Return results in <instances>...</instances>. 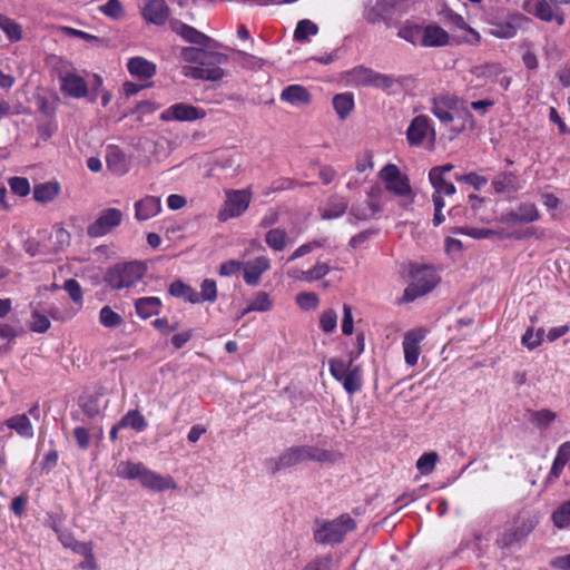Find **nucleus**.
Instances as JSON below:
<instances>
[{
  "label": "nucleus",
  "instance_id": "obj_31",
  "mask_svg": "<svg viewBox=\"0 0 570 570\" xmlns=\"http://www.w3.org/2000/svg\"><path fill=\"white\" fill-rule=\"evenodd\" d=\"M60 193V186L57 181H48L36 185L33 188V198L36 202L47 204L52 202Z\"/></svg>",
  "mask_w": 570,
  "mask_h": 570
},
{
  "label": "nucleus",
  "instance_id": "obj_48",
  "mask_svg": "<svg viewBox=\"0 0 570 570\" xmlns=\"http://www.w3.org/2000/svg\"><path fill=\"white\" fill-rule=\"evenodd\" d=\"M8 185L11 189V191L19 196V197H26L30 194L31 186L29 180L26 177H10L8 179Z\"/></svg>",
  "mask_w": 570,
  "mask_h": 570
},
{
  "label": "nucleus",
  "instance_id": "obj_32",
  "mask_svg": "<svg viewBox=\"0 0 570 570\" xmlns=\"http://www.w3.org/2000/svg\"><path fill=\"white\" fill-rule=\"evenodd\" d=\"M169 293L175 297L183 298L193 304L200 302L196 289L180 281H176L170 284Z\"/></svg>",
  "mask_w": 570,
  "mask_h": 570
},
{
  "label": "nucleus",
  "instance_id": "obj_29",
  "mask_svg": "<svg viewBox=\"0 0 570 570\" xmlns=\"http://www.w3.org/2000/svg\"><path fill=\"white\" fill-rule=\"evenodd\" d=\"M128 71L138 78L148 79L156 72V66L141 57H134L127 63Z\"/></svg>",
  "mask_w": 570,
  "mask_h": 570
},
{
  "label": "nucleus",
  "instance_id": "obj_6",
  "mask_svg": "<svg viewBox=\"0 0 570 570\" xmlns=\"http://www.w3.org/2000/svg\"><path fill=\"white\" fill-rule=\"evenodd\" d=\"M355 527V521L351 517L341 515L332 521L324 522L315 530L314 538L318 543L336 544L342 542Z\"/></svg>",
  "mask_w": 570,
  "mask_h": 570
},
{
  "label": "nucleus",
  "instance_id": "obj_50",
  "mask_svg": "<svg viewBox=\"0 0 570 570\" xmlns=\"http://www.w3.org/2000/svg\"><path fill=\"white\" fill-rule=\"evenodd\" d=\"M295 302L304 311H314L320 304V298L315 293L303 292L296 295Z\"/></svg>",
  "mask_w": 570,
  "mask_h": 570
},
{
  "label": "nucleus",
  "instance_id": "obj_54",
  "mask_svg": "<svg viewBox=\"0 0 570 570\" xmlns=\"http://www.w3.org/2000/svg\"><path fill=\"white\" fill-rule=\"evenodd\" d=\"M552 520L559 529L570 524V501L563 503L553 512Z\"/></svg>",
  "mask_w": 570,
  "mask_h": 570
},
{
  "label": "nucleus",
  "instance_id": "obj_11",
  "mask_svg": "<svg viewBox=\"0 0 570 570\" xmlns=\"http://www.w3.org/2000/svg\"><path fill=\"white\" fill-rule=\"evenodd\" d=\"M124 218V214L118 208H106L101 210L98 217L92 222L88 228L87 234L90 237H102L110 233L114 228L118 227Z\"/></svg>",
  "mask_w": 570,
  "mask_h": 570
},
{
  "label": "nucleus",
  "instance_id": "obj_53",
  "mask_svg": "<svg viewBox=\"0 0 570 570\" xmlns=\"http://www.w3.org/2000/svg\"><path fill=\"white\" fill-rule=\"evenodd\" d=\"M517 210L521 223H532L540 217L538 208L531 203L521 204Z\"/></svg>",
  "mask_w": 570,
  "mask_h": 570
},
{
  "label": "nucleus",
  "instance_id": "obj_8",
  "mask_svg": "<svg viewBox=\"0 0 570 570\" xmlns=\"http://www.w3.org/2000/svg\"><path fill=\"white\" fill-rule=\"evenodd\" d=\"M406 140L410 146H421L425 141L431 147L434 146L436 132L428 116L419 115L411 120L406 129Z\"/></svg>",
  "mask_w": 570,
  "mask_h": 570
},
{
  "label": "nucleus",
  "instance_id": "obj_34",
  "mask_svg": "<svg viewBox=\"0 0 570 570\" xmlns=\"http://www.w3.org/2000/svg\"><path fill=\"white\" fill-rule=\"evenodd\" d=\"M119 426L130 428L136 432H142L147 428V421L137 410L128 411L119 421Z\"/></svg>",
  "mask_w": 570,
  "mask_h": 570
},
{
  "label": "nucleus",
  "instance_id": "obj_49",
  "mask_svg": "<svg viewBox=\"0 0 570 570\" xmlns=\"http://www.w3.org/2000/svg\"><path fill=\"white\" fill-rule=\"evenodd\" d=\"M439 460L436 452H429L422 454L416 461V469L424 475L433 472L435 464Z\"/></svg>",
  "mask_w": 570,
  "mask_h": 570
},
{
  "label": "nucleus",
  "instance_id": "obj_47",
  "mask_svg": "<svg viewBox=\"0 0 570 570\" xmlns=\"http://www.w3.org/2000/svg\"><path fill=\"white\" fill-rule=\"evenodd\" d=\"M51 326L50 320L47 315L40 313L38 309H32L30 330L36 333H46Z\"/></svg>",
  "mask_w": 570,
  "mask_h": 570
},
{
  "label": "nucleus",
  "instance_id": "obj_41",
  "mask_svg": "<svg viewBox=\"0 0 570 570\" xmlns=\"http://www.w3.org/2000/svg\"><path fill=\"white\" fill-rule=\"evenodd\" d=\"M328 365L332 376L338 382L354 367L352 360L345 361L342 358H331Z\"/></svg>",
  "mask_w": 570,
  "mask_h": 570
},
{
  "label": "nucleus",
  "instance_id": "obj_40",
  "mask_svg": "<svg viewBox=\"0 0 570 570\" xmlns=\"http://www.w3.org/2000/svg\"><path fill=\"white\" fill-rule=\"evenodd\" d=\"M98 11L112 20H120L125 17V9L120 0H108L98 7Z\"/></svg>",
  "mask_w": 570,
  "mask_h": 570
},
{
  "label": "nucleus",
  "instance_id": "obj_5",
  "mask_svg": "<svg viewBox=\"0 0 570 570\" xmlns=\"http://www.w3.org/2000/svg\"><path fill=\"white\" fill-rule=\"evenodd\" d=\"M439 282L438 274L430 266L414 267L411 272V282L404 291L403 302H413L431 292Z\"/></svg>",
  "mask_w": 570,
  "mask_h": 570
},
{
  "label": "nucleus",
  "instance_id": "obj_10",
  "mask_svg": "<svg viewBox=\"0 0 570 570\" xmlns=\"http://www.w3.org/2000/svg\"><path fill=\"white\" fill-rule=\"evenodd\" d=\"M206 115L204 108L186 102H176L163 110L159 119L163 121L193 122L204 119Z\"/></svg>",
  "mask_w": 570,
  "mask_h": 570
},
{
  "label": "nucleus",
  "instance_id": "obj_42",
  "mask_svg": "<svg viewBox=\"0 0 570 570\" xmlns=\"http://www.w3.org/2000/svg\"><path fill=\"white\" fill-rule=\"evenodd\" d=\"M318 32V27L316 23L308 19H303L298 21L295 31L294 38L297 41H306L311 36H315Z\"/></svg>",
  "mask_w": 570,
  "mask_h": 570
},
{
  "label": "nucleus",
  "instance_id": "obj_2",
  "mask_svg": "<svg viewBox=\"0 0 570 570\" xmlns=\"http://www.w3.org/2000/svg\"><path fill=\"white\" fill-rule=\"evenodd\" d=\"M116 474L122 479L138 480L141 487L157 492L177 489L174 478L161 475L141 462L121 461L117 464Z\"/></svg>",
  "mask_w": 570,
  "mask_h": 570
},
{
  "label": "nucleus",
  "instance_id": "obj_55",
  "mask_svg": "<svg viewBox=\"0 0 570 570\" xmlns=\"http://www.w3.org/2000/svg\"><path fill=\"white\" fill-rule=\"evenodd\" d=\"M95 83L92 86V92L90 96V101H95L97 99V96L100 95L101 97V105L106 107L110 100H111V94L108 90H105L102 88V78L98 75L94 76Z\"/></svg>",
  "mask_w": 570,
  "mask_h": 570
},
{
  "label": "nucleus",
  "instance_id": "obj_60",
  "mask_svg": "<svg viewBox=\"0 0 570 570\" xmlns=\"http://www.w3.org/2000/svg\"><path fill=\"white\" fill-rule=\"evenodd\" d=\"M455 179L458 181H463L469 185H472L475 189H481L488 184V179L483 176H480L475 173H470L466 175H455Z\"/></svg>",
  "mask_w": 570,
  "mask_h": 570
},
{
  "label": "nucleus",
  "instance_id": "obj_30",
  "mask_svg": "<svg viewBox=\"0 0 570 570\" xmlns=\"http://www.w3.org/2000/svg\"><path fill=\"white\" fill-rule=\"evenodd\" d=\"M161 307V301L158 297L149 296L136 299L135 309L139 317L146 320L157 315Z\"/></svg>",
  "mask_w": 570,
  "mask_h": 570
},
{
  "label": "nucleus",
  "instance_id": "obj_56",
  "mask_svg": "<svg viewBox=\"0 0 570 570\" xmlns=\"http://www.w3.org/2000/svg\"><path fill=\"white\" fill-rule=\"evenodd\" d=\"M200 302H214L217 297V286L213 279H205L200 284Z\"/></svg>",
  "mask_w": 570,
  "mask_h": 570
},
{
  "label": "nucleus",
  "instance_id": "obj_63",
  "mask_svg": "<svg viewBox=\"0 0 570 570\" xmlns=\"http://www.w3.org/2000/svg\"><path fill=\"white\" fill-rule=\"evenodd\" d=\"M333 559L330 556L317 558L309 563L303 570H332Z\"/></svg>",
  "mask_w": 570,
  "mask_h": 570
},
{
  "label": "nucleus",
  "instance_id": "obj_28",
  "mask_svg": "<svg viewBox=\"0 0 570 570\" xmlns=\"http://www.w3.org/2000/svg\"><path fill=\"white\" fill-rule=\"evenodd\" d=\"M0 30L11 43H17L23 39L22 26L7 14L0 13Z\"/></svg>",
  "mask_w": 570,
  "mask_h": 570
},
{
  "label": "nucleus",
  "instance_id": "obj_24",
  "mask_svg": "<svg viewBox=\"0 0 570 570\" xmlns=\"http://www.w3.org/2000/svg\"><path fill=\"white\" fill-rule=\"evenodd\" d=\"M3 425L11 430H14L21 438H33V426L27 414H18L9 417L8 420L4 421V423L0 424V430H2Z\"/></svg>",
  "mask_w": 570,
  "mask_h": 570
},
{
  "label": "nucleus",
  "instance_id": "obj_7",
  "mask_svg": "<svg viewBox=\"0 0 570 570\" xmlns=\"http://www.w3.org/2000/svg\"><path fill=\"white\" fill-rule=\"evenodd\" d=\"M250 202V189H227L225 191V200L217 214L218 220L227 222L242 216L248 209Z\"/></svg>",
  "mask_w": 570,
  "mask_h": 570
},
{
  "label": "nucleus",
  "instance_id": "obj_58",
  "mask_svg": "<svg viewBox=\"0 0 570 570\" xmlns=\"http://www.w3.org/2000/svg\"><path fill=\"white\" fill-rule=\"evenodd\" d=\"M515 177L512 174H503L492 181V186L497 193L509 191L514 185Z\"/></svg>",
  "mask_w": 570,
  "mask_h": 570
},
{
  "label": "nucleus",
  "instance_id": "obj_26",
  "mask_svg": "<svg viewBox=\"0 0 570 570\" xmlns=\"http://www.w3.org/2000/svg\"><path fill=\"white\" fill-rule=\"evenodd\" d=\"M107 167L115 175L122 176L128 173L129 164L125 154L116 147H110L106 156Z\"/></svg>",
  "mask_w": 570,
  "mask_h": 570
},
{
  "label": "nucleus",
  "instance_id": "obj_52",
  "mask_svg": "<svg viewBox=\"0 0 570 570\" xmlns=\"http://www.w3.org/2000/svg\"><path fill=\"white\" fill-rule=\"evenodd\" d=\"M337 326V313L334 309L324 311L320 316L321 330L330 334L335 331Z\"/></svg>",
  "mask_w": 570,
  "mask_h": 570
},
{
  "label": "nucleus",
  "instance_id": "obj_62",
  "mask_svg": "<svg viewBox=\"0 0 570 570\" xmlns=\"http://www.w3.org/2000/svg\"><path fill=\"white\" fill-rule=\"evenodd\" d=\"M63 288L75 303L82 302V289L76 279H68L63 284Z\"/></svg>",
  "mask_w": 570,
  "mask_h": 570
},
{
  "label": "nucleus",
  "instance_id": "obj_64",
  "mask_svg": "<svg viewBox=\"0 0 570 570\" xmlns=\"http://www.w3.org/2000/svg\"><path fill=\"white\" fill-rule=\"evenodd\" d=\"M73 436L77 441V444L81 449H87L90 444V434L89 431L83 426H78L73 430Z\"/></svg>",
  "mask_w": 570,
  "mask_h": 570
},
{
  "label": "nucleus",
  "instance_id": "obj_51",
  "mask_svg": "<svg viewBox=\"0 0 570 570\" xmlns=\"http://www.w3.org/2000/svg\"><path fill=\"white\" fill-rule=\"evenodd\" d=\"M446 21L460 30H466L472 36L473 40H480L479 33L468 26V23L465 22L464 18L461 14H458L453 11H449L446 13Z\"/></svg>",
  "mask_w": 570,
  "mask_h": 570
},
{
  "label": "nucleus",
  "instance_id": "obj_44",
  "mask_svg": "<svg viewBox=\"0 0 570 570\" xmlns=\"http://www.w3.org/2000/svg\"><path fill=\"white\" fill-rule=\"evenodd\" d=\"M423 27L416 24H404L399 30V37L413 45L422 46Z\"/></svg>",
  "mask_w": 570,
  "mask_h": 570
},
{
  "label": "nucleus",
  "instance_id": "obj_46",
  "mask_svg": "<svg viewBox=\"0 0 570 570\" xmlns=\"http://www.w3.org/2000/svg\"><path fill=\"white\" fill-rule=\"evenodd\" d=\"M326 244V239H314L312 242H307L305 244H302L301 246H298L293 253L292 255L288 257V262H293L295 259H298L309 253H312L313 250L317 249V248H322L324 247Z\"/></svg>",
  "mask_w": 570,
  "mask_h": 570
},
{
  "label": "nucleus",
  "instance_id": "obj_57",
  "mask_svg": "<svg viewBox=\"0 0 570 570\" xmlns=\"http://www.w3.org/2000/svg\"><path fill=\"white\" fill-rule=\"evenodd\" d=\"M331 271L327 263L317 262L312 268L307 271V283H312L325 277Z\"/></svg>",
  "mask_w": 570,
  "mask_h": 570
},
{
  "label": "nucleus",
  "instance_id": "obj_43",
  "mask_svg": "<svg viewBox=\"0 0 570 570\" xmlns=\"http://www.w3.org/2000/svg\"><path fill=\"white\" fill-rule=\"evenodd\" d=\"M99 322L104 327L115 328L120 326L124 320L110 306H104L99 312Z\"/></svg>",
  "mask_w": 570,
  "mask_h": 570
},
{
  "label": "nucleus",
  "instance_id": "obj_37",
  "mask_svg": "<svg viewBox=\"0 0 570 570\" xmlns=\"http://www.w3.org/2000/svg\"><path fill=\"white\" fill-rule=\"evenodd\" d=\"M333 106L341 119H344L354 107L352 94H338L333 98Z\"/></svg>",
  "mask_w": 570,
  "mask_h": 570
},
{
  "label": "nucleus",
  "instance_id": "obj_21",
  "mask_svg": "<svg viewBox=\"0 0 570 570\" xmlns=\"http://www.w3.org/2000/svg\"><path fill=\"white\" fill-rule=\"evenodd\" d=\"M528 22V18L522 13H514L503 23L494 24L490 33L497 38L510 39L513 38L518 30Z\"/></svg>",
  "mask_w": 570,
  "mask_h": 570
},
{
  "label": "nucleus",
  "instance_id": "obj_15",
  "mask_svg": "<svg viewBox=\"0 0 570 570\" xmlns=\"http://www.w3.org/2000/svg\"><path fill=\"white\" fill-rule=\"evenodd\" d=\"M305 445L292 446L284 451L277 459L267 461V469L275 473L282 469L294 466L307 461Z\"/></svg>",
  "mask_w": 570,
  "mask_h": 570
},
{
  "label": "nucleus",
  "instance_id": "obj_20",
  "mask_svg": "<svg viewBox=\"0 0 570 570\" xmlns=\"http://www.w3.org/2000/svg\"><path fill=\"white\" fill-rule=\"evenodd\" d=\"M60 88L65 95L72 98H83L88 94L87 82L75 72L60 76Z\"/></svg>",
  "mask_w": 570,
  "mask_h": 570
},
{
  "label": "nucleus",
  "instance_id": "obj_27",
  "mask_svg": "<svg viewBox=\"0 0 570 570\" xmlns=\"http://www.w3.org/2000/svg\"><path fill=\"white\" fill-rule=\"evenodd\" d=\"M174 30L176 31L177 35H179L183 39L190 43L199 46H210V43L213 42V40L208 36L186 23H177L174 27Z\"/></svg>",
  "mask_w": 570,
  "mask_h": 570
},
{
  "label": "nucleus",
  "instance_id": "obj_12",
  "mask_svg": "<svg viewBox=\"0 0 570 570\" xmlns=\"http://www.w3.org/2000/svg\"><path fill=\"white\" fill-rule=\"evenodd\" d=\"M522 9L544 22L556 21L559 26L564 23V16L557 4L548 0H525Z\"/></svg>",
  "mask_w": 570,
  "mask_h": 570
},
{
  "label": "nucleus",
  "instance_id": "obj_16",
  "mask_svg": "<svg viewBox=\"0 0 570 570\" xmlns=\"http://www.w3.org/2000/svg\"><path fill=\"white\" fill-rule=\"evenodd\" d=\"M163 210L161 198L154 195H145L134 203L135 219L139 223L158 216Z\"/></svg>",
  "mask_w": 570,
  "mask_h": 570
},
{
  "label": "nucleus",
  "instance_id": "obj_4",
  "mask_svg": "<svg viewBox=\"0 0 570 570\" xmlns=\"http://www.w3.org/2000/svg\"><path fill=\"white\" fill-rule=\"evenodd\" d=\"M146 271L147 267L141 262L116 264L106 273L105 282L112 289L129 288L144 277Z\"/></svg>",
  "mask_w": 570,
  "mask_h": 570
},
{
  "label": "nucleus",
  "instance_id": "obj_22",
  "mask_svg": "<svg viewBox=\"0 0 570 570\" xmlns=\"http://www.w3.org/2000/svg\"><path fill=\"white\" fill-rule=\"evenodd\" d=\"M347 207V200L341 196L335 195L318 206V214L323 220L337 219L346 213Z\"/></svg>",
  "mask_w": 570,
  "mask_h": 570
},
{
  "label": "nucleus",
  "instance_id": "obj_1",
  "mask_svg": "<svg viewBox=\"0 0 570 570\" xmlns=\"http://www.w3.org/2000/svg\"><path fill=\"white\" fill-rule=\"evenodd\" d=\"M183 60L187 62H196L199 67H185L184 75L197 79L218 81L225 76L220 67H208L207 65L215 62L222 65L227 62L228 58L224 53L208 52L204 49L186 47L180 51Z\"/></svg>",
  "mask_w": 570,
  "mask_h": 570
},
{
  "label": "nucleus",
  "instance_id": "obj_36",
  "mask_svg": "<svg viewBox=\"0 0 570 570\" xmlns=\"http://www.w3.org/2000/svg\"><path fill=\"white\" fill-rule=\"evenodd\" d=\"M306 460L317 462L334 463L338 459V454L328 450L320 449L316 446L305 445Z\"/></svg>",
  "mask_w": 570,
  "mask_h": 570
},
{
  "label": "nucleus",
  "instance_id": "obj_9",
  "mask_svg": "<svg viewBox=\"0 0 570 570\" xmlns=\"http://www.w3.org/2000/svg\"><path fill=\"white\" fill-rule=\"evenodd\" d=\"M347 81L354 86H372L389 89L394 85L391 76L376 72L370 68L357 66L347 72Z\"/></svg>",
  "mask_w": 570,
  "mask_h": 570
},
{
  "label": "nucleus",
  "instance_id": "obj_59",
  "mask_svg": "<svg viewBox=\"0 0 570 570\" xmlns=\"http://www.w3.org/2000/svg\"><path fill=\"white\" fill-rule=\"evenodd\" d=\"M455 234L466 235L475 239L489 238L494 234L491 229L459 227L453 230Z\"/></svg>",
  "mask_w": 570,
  "mask_h": 570
},
{
  "label": "nucleus",
  "instance_id": "obj_14",
  "mask_svg": "<svg viewBox=\"0 0 570 570\" xmlns=\"http://www.w3.org/2000/svg\"><path fill=\"white\" fill-rule=\"evenodd\" d=\"M379 194V189H371L367 195V200L361 204H354L350 209L348 220L351 223L367 220L377 214L382 209L380 200L377 199Z\"/></svg>",
  "mask_w": 570,
  "mask_h": 570
},
{
  "label": "nucleus",
  "instance_id": "obj_61",
  "mask_svg": "<svg viewBox=\"0 0 570 570\" xmlns=\"http://www.w3.org/2000/svg\"><path fill=\"white\" fill-rule=\"evenodd\" d=\"M244 262L236 261V259H229L227 262H224L219 266V275L220 276H233L240 271H243Z\"/></svg>",
  "mask_w": 570,
  "mask_h": 570
},
{
  "label": "nucleus",
  "instance_id": "obj_13",
  "mask_svg": "<svg viewBox=\"0 0 570 570\" xmlns=\"http://www.w3.org/2000/svg\"><path fill=\"white\" fill-rule=\"evenodd\" d=\"M428 331L423 327H416L404 334L402 347L404 361L409 366H415L421 353L420 344L425 338Z\"/></svg>",
  "mask_w": 570,
  "mask_h": 570
},
{
  "label": "nucleus",
  "instance_id": "obj_17",
  "mask_svg": "<svg viewBox=\"0 0 570 570\" xmlns=\"http://www.w3.org/2000/svg\"><path fill=\"white\" fill-rule=\"evenodd\" d=\"M139 7L144 19L157 26L164 24L169 16V9L165 0H139Z\"/></svg>",
  "mask_w": 570,
  "mask_h": 570
},
{
  "label": "nucleus",
  "instance_id": "obj_3",
  "mask_svg": "<svg viewBox=\"0 0 570 570\" xmlns=\"http://www.w3.org/2000/svg\"><path fill=\"white\" fill-rule=\"evenodd\" d=\"M379 178L389 193L402 199L405 205L413 204L415 194L410 178L395 164H386L379 171Z\"/></svg>",
  "mask_w": 570,
  "mask_h": 570
},
{
  "label": "nucleus",
  "instance_id": "obj_19",
  "mask_svg": "<svg viewBox=\"0 0 570 570\" xmlns=\"http://www.w3.org/2000/svg\"><path fill=\"white\" fill-rule=\"evenodd\" d=\"M271 268V259L267 256H257L254 259L244 262L243 278L249 286L259 284L264 273Z\"/></svg>",
  "mask_w": 570,
  "mask_h": 570
},
{
  "label": "nucleus",
  "instance_id": "obj_38",
  "mask_svg": "<svg viewBox=\"0 0 570 570\" xmlns=\"http://www.w3.org/2000/svg\"><path fill=\"white\" fill-rule=\"evenodd\" d=\"M287 234L284 229L273 228L265 235V242L273 250L281 252L286 247Z\"/></svg>",
  "mask_w": 570,
  "mask_h": 570
},
{
  "label": "nucleus",
  "instance_id": "obj_45",
  "mask_svg": "<svg viewBox=\"0 0 570 570\" xmlns=\"http://www.w3.org/2000/svg\"><path fill=\"white\" fill-rule=\"evenodd\" d=\"M544 330L538 328L534 331L532 327L528 328L521 338V343L529 350H534L543 342Z\"/></svg>",
  "mask_w": 570,
  "mask_h": 570
},
{
  "label": "nucleus",
  "instance_id": "obj_33",
  "mask_svg": "<svg viewBox=\"0 0 570 570\" xmlns=\"http://www.w3.org/2000/svg\"><path fill=\"white\" fill-rule=\"evenodd\" d=\"M273 308V299L269 294L263 291L257 292L250 301L247 308H245L240 317L245 316L249 312H268Z\"/></svg>",
  "mask_w": 570,
  "mask_h": 570
},
{
  "label": "nucleus",
  "instance_id": "obj_23",
  "mask_svg": "<svg viewBox=\"0 0 570 570\" xmlns=\"http://www.w3.org/2000/svg\"><path fill=\"white\" fill-rule=\"evenodd\" d=\"M450 41L449 33L440 26L432 23L423 27L422 46L423 47H443Z\"/></svg>",
  "mask_w": 570,
  "mask_h": 570
},
{
  "label": "nucleus",
  "instance_id": "obj_18",
  "mask_svg": "<svg viewBox=\"0 0 570 570\" xmlns=\"http://www.w3.org/2000/svg\"><path fill=\"white\" fill-rule=\"evenodd\" d=\"M458 98L452 95H440L431 100L432 114L444 124L453 121V111L458 109Z\"/></svg>",
  "mask_w": 570,
  "mask_h": 570
},
{
  "label": "nucleus",
  "instance_id": "obj_39",
  "mask_svg": "<svg viewBox=\"0 0 570 570\" xmlns=\"http://www.w3.org/2000/svg\"><path fill=\"white\" fill-rule=\"evenodd\" d=\"M348 394H354L362 386V374L358 366H354L341 381Z\"/></svg>",
  "mask_w": 570,
  "mask_h": 570
},
{
  "label": "nucleus",
  "instance_id": "obj_25",
  "mask_svg": "<svg viewBox=\"0 0 570 570\" xmlns=\"http://www.w3.org/2000/svg\"><path fill=\"white\" fill-rule=\"evenodd\" d=\"M281 99L293 106H303L311 102V95L303 86L291 85L282 91Z\"/></svg>",
  "mask_w": 570,
  "mask_h": 570
},
{
  "label": "nucleus",
  "instance_id": "obj_35",
  "mask_svg": "<svg viewBox=\"0 0 570 570\" xmlns=\"http://www.w3.org/2000/svg\"><path fill=\"white\" fill-rule=\"evenodd\" d=\"M435 173L436 170L429 171V180L434 189V193L443 194L446 196L454 195L456 193L455 186L452 183L446 181L444 176H439Z\"/></svg>",
  "mask_w": 570,
  "mask_h": 570
}]
</instances>
